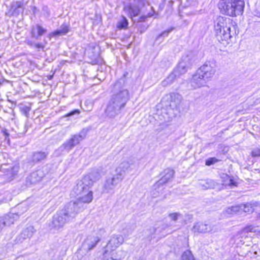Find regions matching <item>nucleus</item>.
<instances>
[{"label": "nucleus", "instance_id": "obj_44", "mask_svg": "<svg viewBox=\"0 0 260 260\" xmlns=\"http://www.w3.org/2000/svg\"><path fill=\"white\" fill-rule=\"evenodd\" d=\"M36 43H35V42H34L32 41L28 40V41H27V44L28 46H30V47H34V44H36Z\"/></svg>", "mask_w": 260, "mask_h": 260}, {"label": "nucleus", "instance_id": "obj_48", "mask_svg": "<svg viewBox=\"0 0 260 260\" xmlns=\"http://www.w3.org/2000/svg\"><path fill=\"white\" fill-rule=\"evenodd\" d=\"M103 260H115L112 257H110V258H107V259H104Z\"/></svg>", "mask_w": 260, "mask_h": 260}, {"label": "nucleus", "instance_id": "obj_8", "mask_svg": "<svg viewBox=\"0 0 260 260\" xmlns=\"http://www.w3.org/2000/svg\"><path fill=\"white\" fill-rule=\"evenodd\" d=\"M86 132L84 129H83L78 134L72 136L70 140L66 141L59 147V149L61 151L66 150L69 151L75 146L78 145L81 141L84 139L86 137Z\"/></svg>", "mask_w": 260, "mask_h": 260}, {"label": "nucleus", "instance_id": "obj_14", "mask_svg": "<svg viewBox=\"0 0 260 260\" xmlns=\"http://www.w3.org/2000/svg\"><path fill=\"white\" fill-rule=\"evenodd\" d=\"M208 80L198 71L192 75L190 84L192 89L200 88L205 86Z\"/></svg>", "mask_w": 260, "mask_h": 260}, {"label": "nucleus", "instance_id": "obj_20", "mask_svg": "<svg viewBox=\"0 0 260 260\" xmlns=\"http://www.w3.org/2000/svg\"><path fill=\"white\" fill-rule=\"evenodd\" d=\"M124 241V238L122 236L119 235H114L112 236L108 243L107 245L108 248H110L111 250H114Z\"/></svg>", "mask_w": 260, "mask_h": 260}, {"label": "nucleus", "instance_id": "obj_52", "mask_svg": "<svg viewBox=\"0 0 260 260\" xmlns=\"http://www.w3.org/2000/svg\"><path fill=\"white\" fill-rule=\"evenodd\" d=\"M259 218H260V213H259Z\"/></svg>", "mask_w": 260, "mask_h": 260}, {"label": "nucleus", "instance_id": "obj_35", "mask_svg": "<svg viewBox=\"0 0 260 260\" xmlns=\"http://www.w3.org/2000/svg\"><path fill=\"white\" fill-rule=\"evenodd\" d=\"M219 161V160L215 157H210L206 160L205 165L209 166L218 162Z\"/></svg>", "mask_w": 260, "mask_h": 260}, {"label": "nucleus", "instance_id": "obj_15", "mask_svg": "<svg viewBox=\"0 0 260 260\" xmlns=\"http://www.w3.org/2000/svg\"><path fill=\"white\" fill-rule=\"evenodd\" d=\"M23 10V3L21 2H12L11 3L10 8L6 12V15L9 17L12 16L17 17L20 13H22Z\"/></svg>", "mask_w": 260, "mask_h": 260}, {"label": "nucleus", "instance_id": "obj_45", "mask_svg": "<svg viewBox=\"0 0 260 260\" xmlns=\"http://www.w3.org/2000/svg\"><path fill=\"white\" fill-rule=\"evenodd\" d=\"M154 13V10H153V12H149V13L148 14V15H147V17H152V16L153 15Z\"/></svg>", "mask_w": 260, "mask_h": 260}, {"label": "nucleus", "instance_id": "obj_24", "mask_svg": "<svg viewBox=\"0 0 260 260\" xmlns=\"http://www.w3.org/2000/svg\"><path fill=\"white\" fill-rule=\"evenodd\" d=\"M47 31V29L43 28L39 24H37L36 26H33L31 30V37L38 39L39 37L42 36Z\"/></svg>", "mask_w": 260, "mask_h": 260}, {"label": "nucleus", "instance_id": "obj_25", "mask_svg": "<svg viewBox=\"0 0 260 260\" xmlns=\"http://www.w3.org/2000/svg\"><path fill=\"white\" fill-rule=\"evenodd\" d=\"M182 74H179L176 72V69L174 70V72L171 73L164 81H162L161 84L163 86L165 87L173 83L175 79L177 77H179Z\"/></svg>", "mask_w": 260, "mask_h": 260}, {"label": "nucleus", "instance_id": "obj_50", "mask_svg": "<svg viewBox=\"0 0 260 260\" xmlns=\"http://www.w3.org/2000/svg\"><path fill=\"white\" fill-rule=\"evenodd\" d=\"M152 230H153V231L154 232V233H155V231H156V229H154V228L152 229Z\"/></svg>", "mask_w": 260, "mask_h": 260}, {"label": "nucleus", "instance_id": "obj_7", "mask_svg": "<svg viewBox=\"0 0 260 260\" xmlns=\"http://www.w3.org/2000/svg\"><path fill=\"white\" fill-rule=\"evenodd\" d=\"M194 58L195 56L191 52L184 54L176 68V72L182 75L185 74L189 69L191 68Z\"/></svg>", "mask_w": 260, "mask_h": 260}, {"label": "nucleus", "instance_id": "obj_30", "mask_svg": "<svg viewBox=\"0 0 260 260\" xmlns=\"http://www.w3.org/2000/svg\"><path fill=\"white\" fill-rule=\"evenodd\" d=\"M94 231L96 232L97 236L100 237V239L106 234V230L102 224H97L96 228Z\"/></svg>", "mask_w": 260, "mask_h": 260}, {"label": "nucleus", "instance_id": "obj_28", "mask_svg": "<svg viewBox=\"0 0 260 260\" xmlns=\"http://www.w3.org/2000/svg\"><path fill=\"white\" fill-rule=\"evenodd\" d=\"M85 176L89 177L90 180L92 182V185L95 181L99 180L101 177L100 173L97 171H93Z\"/></svg>", "mask_w": 260, "mask_h": 260}, {"label": "nucleus", "instance_id": "obj_16", "mask_svg": "<svg viewBox=\"0 0 260 260\" xmlns=\"http://www.w3.org/2000/svg\"><path fill=\"white\" fill-rule=\"evenodd\" d=\"M19 217L16 213H9L0 217V232L5 226H9L14 223Z\"/></svg>", "mask_w": 260, "mask_h": 260}, {"label": "nucleus", "instance_id": "obj_32", "mask_svg": "<svg viewBox=\"0 0 260 260\" xmlns=\"http://www.w3.org/2000/svg\"><path fill=\"white\" fill-rule=\"evenodd\" d=\"M199 185L202 187V189H207L213 187L214 182L212 180H209L206 182H200Z\"/></svg>", "mask_w": 260, "mask_h": 260}, {"label": "nucleus", "instance_id": "obj_29", "mask_svg": "<svg viewBox=\"0 0 260 260\" xmlns=\"http://www.w3.org/2000/svg\"><path fill=\"white\" fill-rule=\"evenodd\" d=\"M100 241V237L98 236H96L93 237L90 240V241L88 242L87 243V248L89 250H90L94 248L98 243Z\"/></svg>", "mask_w": 260, "mask_h": 260}, {"label": "nucleus", "instance_id": "obj_49", "mask_svg": "<svg viewBox=\"0 0 260 260\" xmlns=\"http://www.w3.org/2000/svg\"><path fill=\"white\" fill-rule=\"evenodd\" d=\"M1 80H3V81H6V82H9V81L7 80H5V79H2V78H1Z\"/></svg>", "mask_w": 260, "mask_h": 260}, {"label": "nucleus", "instance_id": "obj_10", "mask_svg": "<svg viewBox=\"0 0 260 260\" xmlns=\"http://www.w3.org/2000/svg\"><path fill=\"white\" fill-rule=\"evenodd\" d=\"M122 180L123 179L116 173L112 176L107 177L103 186V192L109 193L111 192Z\"/></svg>", "mask_w": 260, "mask_h": 260}, {"label": "nucleus", "instance_id": "obj_11", "mask_svg": "<svg viewBox=\"0 0 260 260\" xmlns=\"http://www.w3.org/2000/svg\"><path fill=\"white\" fill-rule=\"evenodd\" d=\"M137 167V165L133 160L124 161L116 168L115 172L123 179L126 173L131 172L132 170L136 169Z\"/></svg>", "mask_w": 260, "mask_h": 260}, {"label": "nucleus", "instance_id": "obj_43", "mask_svg": "<svg viewBox=\"0 0 260 260\" xmlns=\"http://www.w3.org/2000/svg\"><path fill=\"white\" fill-rule=\"evenodd\" d=\"M230 186H236L237 183L233 180L232 178H230L229 181L226 184Z\"/></svg>", "mask_w": 260, "mask_h": 260}, {"label": "nucleus", "instance_id": "obj_38", "mask_svg": "<svg viewBox=\"0 0 260 260\" xmlns=\"http://www.w3.org/2000/svg\"><path fill=\"white\" fill-rule=\"evenodd\" d=\"M251 155L252 157H259L260 156V148H255L253 149L251 152Z\"/></svg>", "mask_w": 260, "mask_h": 260}, {"label": "nucleus", "instance_id": "obj_21", "mask_svg": "<svg viewBox=\"0 0 260 260\" xmlns=\"http://www.w3.org/2000/svg\"><path fill=\"white\" fill-rule=\"evenodd\" d=\"M44 174L41 170L31 173L26 178V182L30 184H36L40 181L43 177Z\"/></svg>", "mask_w": 260, "mask_h": 260}, {"label": "nucleus", "instance_id": "obj_41", "mask_svg": "<svg viewBox=\"0 0 260 260\" xmlns=\"http://www.w3.org/2000/svg\"><path fill=\"white\" fill-rule=\"evenodd\" d=\"M80 113V111L79 110H74L72 111H71L70 112H69V113H68L67 115H66V117H69V116H73L75 114H79Z\"/></svg>", "mask_w": 260, "mask_h": 260}, {"label": "nucleus", "instance_id": "obj_3", "mask_svg": "<svg viewBox=\"0 0 260 260\" xmlns=\"http://www.w3.org/2000/svg\"><path fill=\"white\" fill-rule=\"evenodd\" d=\"M92 186V182L89 177L84 176L82 179L78 180L76 185L74 187L72 191L73 196H80L73 202L80 201L82 203L83 210L84 209V204L90 203L93 199V192L89 190Z\"/></svg>", "mask_w": 260, "mask_h": 260}, {"label": "nucleus", "instance_id": "obj_26", "mask_svg": "<svg viewBox=\"0 0 260 260\" xmlns=\"http://www.w3.org/2000/svg\"><path fill=\"white\" fill-rule=\"evenodd\" d=\"M181 216V214H180L179 213L175 212L170 213L168 215V217L170 219V222H169V223L164 224L162 225V228L165 229L168 227L174 226V224L176 222L178 219Z\"/></svg>", "mask_w": 260, "mask_h": 260}, {"label": "nucleus", "instance_id": "obj_17", "mask_svg": "<svg viewBox=\"0 0 260 260\" xmlns=\"http://www.w3.org/2000/svg\"><path fill=\"white\" fill-rule=\"evenodd\" d=\"M18 166L10 164H4L1 165L0 167V170L10 178L16 175L18 172Z\"/></svg>", "mask_w": 260, "mask_h": 260}, {"label": "nucleus", "instance_id": "obj_6", "mask_svg": "<svg viewBox=\"0 0 260 260\" xmlns=\"http://www.w3.org/2000/svg\"><path fill=\"white\" fill-rule=\"evenodd\" d=\"M174 174V170L169 168L165 169L160 174V179L153 185V190L151 193L153 198L158 197L162 192L163 185L173 178Z\"/></svg>", "mask_w": 260, "mask_h": 260}, {"label": "nucleus", "instance_id": "obj_4", "mask_svg": "<svg viewBox=\"0 0 260 260\" xmlns=\"http://www.w3.org/2000/svg\"><path fill=\"white\" fill-rule=\"evenodd\" d=\"M231 23L230 19L219 17L214 25L217 40L223 45L231 42L232 36L231 34Z\"/></svg>", "mask_w": 260, "mask_h": 260}, {"label": "nucleus", "instance_id": "obj_5", "mask_svg": "<svg viewBox=\"0 0 260 260\" xmlns=\"http://www.w3.org/2000/svg\"><path fill=\"white\" fill-rule=\"evenodd\" d=\"M218 5L222 14L235 17L243 14L245 3L244 0H220Z\"/></svg>", "mask_w": 260, "mask_h": 260}, {"label": "nucleus", "instance_id": "obj_40", "mask_svg": "<svg viewBox=\"0 0 260 260\" xmlns=\"http://www.w3.org/2000/svg\"><path fill=\"white\" fill-rule=\"evenodd\" d=\"M2 133L3 136L5 137V140H7L8 142L9 141V134L8 133L7 130L6 129H3L2 131Z\"/></svg>", "mask_w": 260, "mask_h": 260}, {"label": "nucleus", "instance_id": "obj_27", "mask_svg": "<svg viewBox=\"0 0 260 260\" xmlns=\"http://www.w3.org/2000/svg\"><path fill=\"white\" fill-rule=\"evenodd\" d=\"M257 203L256 202H250L247 203L246 204L241 205L239 208L242 209L244 212L251 213L254 211V207L257 206Z\"/></svg>", "mask_w": 260, "mask_h": 260}, {"label": "nucleus", "instance_id": "obj_2", "mask_svg": "<svg viewBox=\"0 0 260 260\" xmlns=\"http://www.w3.org/2000/svg\"><path fill=\"white\" fill-rule=\"evenodd\" d=\"M82 204L80 201L70 202L67 204L63 210L53 216L50 225L51 228L59 230L73 220L78 213L83 211Z\"/></svg>", "mask_w": 260, "mask_h": 260}, {"label": "nucleus", "instance_id": "obj_51", "mask_svg": "<svg viewBox=\"0 0 260 260\" xmlns=\"http://www.w3.org/2000/svg\"><path fill=\"white\" fill-rule=\"evenodd\" d=\"M52 77H53V75L50 76L49 79L50 80V79H51L52 78Z\"/></svg>", "mask_w": 260, "mask_h": 260}, {"label": "nucleus", "instance_id": "obj_19", "mask_svg": "<svg viewBox=\"0 0 260 260\" xmlns=\"http://www.w3.org/2000/svg\"><path fill=\"white\" fill-rule=\"evenodd\" d=\"M146 1L147 0H139L138 2L139 5H130L125 7L124 9L131 17L137 16L139 15L141 11L139 5L144 7Z\"/></svg>", "mask_w": 260, "mask_h": 260}, {"label": "nucleus", "instance_id": "obj_22", "mask_svg": "<svg viewBox=\"0 0 260 260\" xmlns=\"http://www.w3.org/2000/svg\"><path fill=\"white\" fill-rule=\"evenodd\" d=\"M48 155L47 152L36 151L30 155L29 160L30 162L37 163L45 159Z\"/></svg>", "mask_w": 260, "mask_h": 260}, {"label": "nucleus", "instance_id": "obj_18", "mask_svg": "<svg viewBox=\"0 0 260 260\" xmlns=\"http://www.w3.org/2000/svg\"><path fill=\"white\" fill-rule=\"evenodd\" d=\"M35 232L36 231L32 226L27 227L16 237L15 239L16 243L17 244L21 243L24 239H29L32 236Z\"/></svg>", "mask_w": 260, "mask_h": 260}, {"label": "nucleus", "instance_id": "obj_42", "mask_svg": "<svg viewBox=\"0 0 260 260\" xmlns=\"http://www.w3.org/2000/svg\"><path fill=\"white\" fill-rule=\"evenodd\" d=\"M253 228H254L252 225H250L245 227L243 230L244 232L248 233V232H251L252 231V230L253 229Z\"/></svg>", "mask_w": 260, "mask_h": 260}, {"label": "nucleus", "instance_id": "obj_39", "mask_svg": "<svg viewBox=\"0 0 260 260\" xmlns=\"http://www.w3.org/2000/svg\"><path fill=\"white\" fill-rule=\"evenodd\" d=\"M174 29V27H171L170 28L167 29V30H165L164 31H163L161 34H160L158 37V39L161 37H166L167 36H168V34L171 32Z\"/></svg>", "mask_w": 260, "mask_h": 260}, {"label": "nucleus", "instance_id": "obj_12", "mask_svg": "<svg viewBox=\"0 0 260 260\" xmlns=\"http://www.w3.org/2000/svg\"><path fill=\"white\" fill-rule=\"evenodd\" d=\"M218 229L216 225L206 224L203 222H198L194 224L192 231L194 233H215Z\"/></svg>", "mask_w": 260, "mask_h": 260}, {"label": "nucleus", "instance_id": "obj_37", "mask_svg": "<svg viewBox=\"0 0 260 260\" xmlns=\"http://www.w3.org/2000/svg\"><path fill=\"white\" fill-rule=\"evenodd\" d=\"M30 110V107H28L27 106H24L21 108V111L26 117L28 116Z\"/></svg>", "mask_w": 260, "mask_h": 260}, {"label": "nucleus", "instance_id": "obj_34", "mask_svg": "<svg viewBox=\"0 0 260 260\" xmlns=\"http://www.w3.org/2000/svg\"><path fill=\"white\" fill-rule=\"evenodd\" d=\"M239 210V207L238 206H232L231 208H228L226 209L225 212L227 214H233L237 212Z\"/></svg>", "mask_w": 260, "mask_h": 260}, {"label": "nucleus", "instance_id": "obj_13", "mask_svg": "<svg viewBox=\"0 0 260 260\" xmlns=\"http://www.w3.org/2000/svg\"><path fill=\"white\" fill-rule=\"evenodd\" d=\"M165 99L166 100V106H169L172 109L177 108L182 100L181 94L178 93L172 92L166 95Z\"/></svg>", "mask_w": 260, "mask_h": 260}, {"label": "nucleus", "instance_id": "obj_47", "mask_svg": "<svg viewBox=\"0 0 260 260\" xmlns=\"http://www.w3.org/2000/svg\"><path fill=\"white\" fill-rule=\"evenodd\" d=\"M27 128H28V126L26 124H25V126H24L25 131H24V132L23 133V134H25L26 132Z\"/></svg>", "mask_w": 260, "mask_h": 260}, {"label": "nucleus", "instance_id": "obj_33", "mask_svg": "<svg viewBox=\"0 0 260 260\" xmlns=\"http://www.w3.org/2000/svg\"><path fill=\"white\" fill-rule=\"evenodd\" d=\"M181 260H194V259L191 251L187 250L182 254Z\"/></svg>", "mask_w": 260, "mask_h": 260}, {"label": "nucleus", "instance_id": "obj_9", "mask_svg": "<svg viewBox=\"0 0 260 260\" xmlns=\"http://www.w3.org/2000/svg\"><path fill=\"white\" fill-rule=\"evenodd\" d=\"M216 63L215 61H208L198 70L208 80L213 77L216 71Z\"/></svg>", "mask_w": 260, "mask_h": 260}, {"label": "nucleus", "instance_id": "obj_36", "mask_svg": "<svg viewBox=\"0 0 260 260\" xmlns=\"http://www.w3.org/2000/svg\"><path fill=\"white\" fill-rule=\"evenodd\" d=\"M46 44V42H45L44 44L42 43H36V44H34V47L36 48L39 51L41 50H44Z\"/></svg>", "mask_w": 260, "mask_h": 260}, {"label": "nucleus", "instance_id": "obj_23", "mask_svg": "<svg viewBox=\"0 0 260 260\" xmlns=\"http://www.w3.org/2000/svg\"><path fill=\"white\" fill-rule=\"evenodd\" d=\"M70 30V26L67 23L62 24L59 29L56 30L53 32H51L48 35L49 39L52 37H56L57 36L64 35L67 34Z\"/></svg>", "mask_w": 260, "mask_h": 260}, {"label": "nucleus", "instance_id": "obj_1", "mask_svg": "<svg viewBox=\"0 0 260 260\" xmlns=\"http://www.w3.org/2000/svg\"><path fill=\"white\" fill-rule=\"evenodd\" d=\"M113 91V94L105 110L106 114L110 118L119 114L129 99L128 91L121 86L119 81L115 83Z\"/></svg>", "mask_w": 260, "mask_h": 260}, {"label": "nucleus", "instance_id": "obj_46", "mask_svg": "<svg viewBox=\"0 0 260 260\" xmlns=\"http://www.w3.org/2000/svg\"><path fill=\"white\" fill-rule=\"evenodd\" d=\"M147 16H141L140 19V21H145V19L146 18Z\"/></svg>", "mask_w": 260, "mask_h": 260}, {"label": "nucleus", "instance_id": "obj_31", "mask_svg": "<svg viewBox=\"0 0 260 260\" xmlns=\"http://www.w3.org/2000/svg\"><path fill=\"white\" fill-rule=\"evenodd\" d=\"M128 21L124 17H122V19L117 24V27L119 29H126L127 27Z\"/></svg>", "mask_w": 260, "mask_h": 260}]
</instances>
